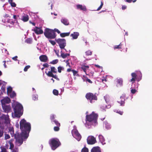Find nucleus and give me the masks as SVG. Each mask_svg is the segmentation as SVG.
I'll return each mask as SVG.
<instances>
[{
  "label": "nucleus",
  "mask_w": 152,
  "mask_h": 152,
  "mask_svg": "<svg viewBox=\"0 0 152 152\" xmlns=\"http://www.w3.org/2000/svg\"><path fill=\"white\" fill-rule=\"evenodd\" d=\"M125 94H123L120 97V104L121 105L124 106V105L125 104Z\"/></svg>",
  "instance_id": "17"
},
{
  "label": "nucleus",
  "mask_w": 152,
  "mask_h": 152,
  "mask_svg": "<svg viewBox=\"0 0 152 152\" xmlns=\"http://www.w3.org/2000/svg\"><path fill=\"white\" fill-rule=\"evenodd\" d=\"M62 67H61V66H58V72H59V73H61V70L62 69Z\"/></svg>",
  "instance_id": "50"
},
{
  "label": "nucleus",
  "mask_w": 152,
  "mask_h": 152,
  "mask_svg": "<svg viewBox=\"0 0 152 152\" xmlns=\"http://www.w3.org/2000/svg\"><path fill=\"white\" fill-rule=\"evenodd\" d=\"M60 126H56L54 127L53 129L55 131H58L60 129Z\"/></svg>",
  "instance_id": "39"
},
{
  "label": "nucleus",
  "mask_w": 152,
  "mask_h": 152,
  "mask_svg": "<svg viewBox=\"0 0 152 152\" xmlns=\"http://www.w3.org/2000/svg\"><path fill=\"white\" fill-rule=\"evenodd\" d=\"M123 81L122 78H118L115 79V84L117 88H120L123 85Z\"/></svg>",
  "instance_id": "11"
},
{
  "label": "nucleus",
  "mask_w": 152,
  "mask_h": 152,
  "mask_svg": "<svg viewBox=\"0 0 152 152\" xmlns=\"http://www.w3.org/2000/svg\"><path fill=\"white\" fill-rule=\"evenodd\" d=\"M30 67V66L29 65H27L24 68V71L25 72H26L27 71L28 69Z\"/></svg>",
  "instance_id": "44"
},
{
  "label": "nucleus",
  "mask_w": 152,
  "mask_h": 152,
  "mask_svg": "<svg viewBox=\"0 0 152 152\" xmlns=\"http://www.w3.org/2000/svg\"><path fill=\"white\" fill-rule=\"evenodd\" d=\"M99 140L102 144H104L105 143L104 142L105 139L104 137L102 135H99Z\"/></svg>",
  "instance_id": "26"
},
{
  "label": "nucleus",
  "mask_w": 152,
  "mask_h": 152,
  "mask_svg": "<svg viewBox=\"0 0 152 152\" xmlns=\"http://www.w3.org/2000/svg\"><path fill=\"white\" fill-rule=\"evenodd\" d=\"M0 128L1 130H3L4 129V126H2L1 124H0Z\"/></svg>",
  "instance_id": "61"
},
{
  "label": "nucleus",
  "mask_w": 152,
  "mask_h": 152,
  "mask_svg": "<svg viewBox=\"0 0 152 152\" xmlns=\"http://www.w3.org/2000/svg\"><path fill=\"white\" fill-rule=\"evenodd\" d=\"M70 34V32L67 33H63L60 34V36L62 37H64L66 36H69Z\"/></svg>",
  "instance_id": "27"
},
{
  "label": "nucleus",
  "mask_w": 152,
  "mask_h": 152,
  "mask_svg": "<svg viewBox=\"0 0 152 152\" xmlns=\"http://www.w3.org/2000/svg\"><path fill=\"white\" fill-rule=\"evenodd\" d=\"M1 89L2 91H4L5 90V85L3 84V85L1 86Z\"/></svg>",
  "instance_id": "52"
},
{
  "label": "nucleus",
  "mask_w": 152,
  "mask_h": 152,
  "mask_svg": "<svg viewBox=\"0 0 152 152\" xmlns=\"http://www.w3.org/2000/svg\"><path fill=\"white\" fill-rule=\"evenodd\" d=\"M3 84H5V82L2 80H0V86H1V85H3Z\"/></svg>",
  "instance_id": "54"
},
{
  "label": "nucleus",
  "mask_w": 152,
  "mask_h": 152,
  "mask_svg": "<svg viewBox=\"0 0 152 152\" xmlns=\"http://www.w3.org/2000/svg\"><path fill=\"white\" fill-rule=\"evenodd\" d=\"M72 134L73 136L75 137L79 141L80 140L81 136L77 130H73Z\"/></svg>",
  "instance_id": "13"
},
{
  "label": "nucleus",
  "mask_w": 152,
  "mask_h": 152,
  "mask_svg": "<svg viewBox=\"0 0 152 152\" xmlns=\"http://www.w3.org/2000/svg\"><path fill=\"white\" fill-rule=\"evenodd\" d=\"M51 70L49 71L48 73L45 72V73L49 77H52L56 79L57 80H59V79L58 77L56 75H54L53 73H56L57 71L55 68L54 66H52L50 67Z\"/></svg>",
  "instance_id": "7"
},
{
  "label": "nucleus",
  "mask_w": 152,
  "mask_h": 152,
  "mask_svg": "<svg viewBox=\"0 0 152 152\" xmlns=\"http://www.w3.org/2000/svg\"><path fill=\"white\" fill-rule=\"evenodd\" d=\"M10 93V96L11 98H13L16 96V94L14 91L11 92Z\"/></svg>",
  "instance_id": "34"
},
{
  "label": "nucleus",
  "mask_w": 152,
  "mask_h": 152,
  "mask_svg": "<svg viewBox=\"0 0 152 152\" xmlns=\"http://www.w3.org/2000/svg\"><path fill=\"white\" fill-rule=\"evenodd\" d=\"M103 3L102 1H101V4L100 6L96 10L97 11L99 10L103 6Z\"/></svg>",
  "instance_id": "43"
},
{
  "label": "nucleus",
  "mask_w": 152,
  "mask_h": 152,
  "mask_svg": "<svg viewBox=\"0 0 152 152\" xmlns=\"http://www.w3.org/2000/svg\"><path fill=\"white\" fill-rule=\"evenodd\" d=\"M116 113L119 114H120L121 115H122V114L123 113V111H117L116 112Z\"/></svg>",
  "instance_id": "56"
},
{
  "label": "nucleus",
  "mask_w": 152,
  "mask_h": 152,
  "mask_svg": "<svg viewBox=\"0 0 152 152\" xmlns=\"http://www.w3.org/2000/svg\"><path fill=\"white\" fill-rule=\"evenodd\" d=\"M12 88L11 87L9 86L7 88V92L8 93H11L12 92Z\"/></svg>",
  "instance_id": "38"
},
{
  "label": "nucleus",
  "mask_w": 152,
  "mask_h": 152,
  "mask_svg": "<svg viewBox=\"0 0 152 152\" xmlns=\"http://www.w3.org/2000/svg\"><path fill=\"white\" fill-rule=\"evenodd\" d=\"M17 58H18V56H15L12 57V59L15 61H16L17 60Z\"/></svg>",
  "instance_id": "58"
},
{
  "label": "nucleus",
  "mask_w": 152,
  "mask_h": 152,
  "mask_svg": "<svg viewBox=\"0 0 152 152\" xmlns=\"http://www.w3.org/2000/svg\"><path fill=\"white\" fill-rule=\"evenodd\" d=\"M131 75L132 77V78L130 80V81L132 82V83H134L136 80H137V81H139L142 79V75L139 76V77H137V75L135 73H132Z\"/></svg>",
  "instance_id": "10"
},
{
  "label": "nucleus",
  "mask_w": 152,
  "mask_h": 152,
  "mask_svg": "<svg viewBox=\"0 0 152 152\" xmlns=\"http://www.w3.org/2000/svg\"><path fill=\"white\" fill-rule=\"evenodd\" d=\"M92 52L90 50H88L85 52V54L86 56H91L92 54Z\"/></svg>",
  "instance_id": "33"
},
{
  "label": "nucleus",
  "mask_w": 152,
  "mask_h": 152,
  "mask_svg": "<svg viewBox=\"0 0 152 152\" xmlns=\"http://www.w3.org/2000/svg\"><path fill=\"white\" fill-rule=\"evenodd\" d=\"M136 91L135 89H132L131 90V93L132 94H134L135 93Z\"/></svg>",
  "instance_id": "53"
},
{
  "label": "nucleus",
  "mask_w": 152,
  "mask_h": 152,
  "mask_svg": "<svg viewBox=\"0 0 152 152\" xmlns=\"http://www.w3.org/2000/svg\"><path fill=\"white\" fill-rule=\"evenodd\" d=\"M86 80V81H87L90 83H92V82L90 79L88 78H87Z\"/></svg>",
  "instance_id": "55"
},
{
  "label": "nucleus",
  "mask_w": 152,
  "mask_h": 152,
  "mask_svg": "<svg viewBox=\"0 0 152 152\" xmlns=\"http://www.w3.org/2000/svg\"><path fill=\"white\" fill-rule=\"evenodd\" d=\"M81 152H88V149L86 147H84L82 149Z\"/></svg>",
  "instance_id": "36"
},
{
  "label": "nucleus",
  "mask_w": 152,
  "mask_h": 152,
  "mask_svg": "<svg viewBox=\"0 0 152 152\" xmlns=\"http://www.w3.org/2000/svg\"><path fill=\"white\" fill-rule=\"evenodd\" d=\"M2 118L4 119L5 121L7 123H8L9 121V118L8 115H3L2 116Z\"/></svg>",
  "instance_id": "23"
},
{
  "label": "nucleus",
  "mask_w": 152,
  "mask_h": 152,
  "mask_svg": "<svg viewBox=\"0 0 152 152\" xmlns=\"http://www.w3.org/2000/svg\"><path fill=\"white\" fill-rule=\"evenodd\" d=\"M1 102L2 104H8L10 102V99L8 98H4L1 101Z\"/></svg>",
  "instance_id": "19"
},
{
  "label": "nucleus",
  "mask_w": 152,
  "mask_h": 152,
  "mask_svg": "<svg viewBox=\"0 0 152 152\" xmlns=\"http://www.w3.org/2000/svg\"><path fill=\"white\" fill-rule=\"evenodd\" d=\"M10 144V149L11 150L13 149L14 147V145L12 143L10 142L9 143Z\"/></svg>",
  "instance_id": "45"
},
{
  "label": "nucleus",
  "mask_w": 152,
  "mask_h": 152,
  "mask_svg": "<svg viewBox=\"0 0 152 152\" xmlns=\"http://www.w3.org/2000/svg\"><path fill=\"white\" fill-rule=\"evenodd\" d=\"M10 138V136L8 134H5L4 138L5 140H7V139H9Z\"/></svg>",
  "instance_id": "46"
},
{
  "label": "nucleus",
  "mask_w": 152,
  "mask_h": 152,
  "mask_svg": "<svg viewBox=\"0 0 152 152\" xmlns=\"http://www.w3.org/2000/svg\"><path fill=\"white\" fill-rule=\"evenodd\" d=\"M12 150V152H18V149L17 148L15 147Z\"/></svg>",
  "instance_id": "47"
},
{
  "label": "nucleus",
  "mask_w": 152,
  "mask_h": 152,
  "mask_svg": "<svg viewBox=\"0 0 152 152\" xmlns=\"http://www.w3.org/2000/svg\"><path fill=\"white\" fill-rule=\"evenodd\" d=\"M79 35V33L77 32H74L72 34L70 35V36L72 37L74 39H77Z\"/></svg>",
  "instance_id": "22"
},
{
  "label": "nucleus",
  "mask_w": 152,
  "mask_h": 152,
  "mask_svg": "<svg viewBox=\"0 0 152 152\" xmlns=\"http://www.w3.org/2000/svg\"><path fill=\"white\" fill-rule=\"evenodd\" d=\"M53 122L54 123L56 126H60V124L58 121L54 120L53 121Z\"/></svg>",
  "instance_id": "37"
},
{
  "label": "nucleus",
  "mask_w": 152,
  "mask_h": 152,
  "mask_svg": "<svg viewBox=\"0 0 152 152\" xmlns=\"http://www.w3.org/2000/svg\"><path fill=\"white\" fill-rule=\"evenodd\" d=\"M43 66L44 67H48L49 65L47 63H45L43 64Z\"/></svg>",
  "instance_id": "57"
},
{
  "label": "nucleus",
  "mask_w": 152,
  "mask_h": 152,
  "mask_svg": "<svg viewBox=\"0 0 152 152\" xmlns=\"http://www.w3.org/2000/svg\"><path fill=\"white\" fill-rule=\"evenodd\" d=\"M34 29V31L35 33L37 34H40L43 33V31L41 28H39L37 27H36Z\"/></svg>",
  "instance_id": "15"
},
{
  "label": "nucleus",
  "mask_w": 152,
  "mask_h": 152,
  "mask_svg": "<svg viewBox=\"0 0 152 152\" xmlns=\"http://www.w3.org/2000/svg\"><path fill=\"white\" fill-rule=\"evenodd\" d=\"M91 152H101V150L99 147H94L91 149Z\"/></svg>",
  "instance_id": "21"
},
{
  "label": "nucleus",
  "mask_w": 152,
  "mask_h": 152,
  "mask_svg": "<svg viewBox=\"0 0 152 152\" xmlns=\"http://www.w3.org/2000/svg\"><path fill=\"white\" fill-rule=\"evenodd\" d=\"M49 41L53 45H55L56 44L54 40H49Z\"/></svg>",
  "instance_id": "49"
},
{
  "label": "nucleus",
  "mask_w": 152,
  "mask_h": 152,
  "mask_svg": "<svg viewBox=\"0 0 152 152\" xmlns=\"http://www.w3.org/2000/svg\"><path fill=\"white\" fill-rule=\"evenodd\" d=\"M85 97L87 100H89L90 102L91 103H92L93 100H96L97 99L96 95L91 93H87L86 94Z\"/></svg>",
  "instance_id": "9"
},
{
  "label": "nucleus",
  "mask_w": 152,
  "mask_h": 152,
  "mask_svg": "<svg viewBox=\"0 0 152 152\" xmlns=\"http://www.w3.org/2000/svg\"><path fill=\"white\" fill-rule=\"evenodd\" d=\"M7 22L10 23L12 25H13L15 23V22L13 21L12 19H9L7 20Z\"/></svg>",
  "instance_id": "41"
},
{
  "label": "nucleus",
  "mask_w": 152,
  "mask_h": 152,
  "mask_svg": "<svg viewBox=\"0 0 152 152\" xmlns=\"http://www.w3.org/2000/svg\"><path fill=\"white\" fill-rule=\"evenodd\" d=\"M122 45L120 43L119 45L115 46V49H121V48Z\"/></svg>",
  "instance_id": "42"
},
{
  "label": "nucleus",
  "mask_w": 152,
  "mask_h": 152,
  "mask_svg": "<svg viewBox=\"0 0 152 152\" xmlns=\"http://www.w3.org/2000/svg\"><path fill=\"white\" fill-rule=\"evenodd\" d=\"M72 71L73 73L74 76H79L78 74V72L77 71L75 70H72Z\"/></svg>",
  "instance_id": "32"
},
{
  "label": "nucleus",
  "mask_w": 152,
  "mask_h": 152,
  "mask_svg": "<svg viewBox=\"0 0 152 152\" xmlns=\"http://www.w3.org/2000/svg\"><path fill=\"white\" fill-rule=\"evenodd\" d=\"M56 42L58 44L60 48L61 49H65L64 48L66 46V42L65 39H64L58 38L57 39H56Z\"/></svg>",
  "instance_id": "8"
},
{
  "label": "nucleus",
  "mask_w": 152,
  "mask_h": 152,
  "mask_svg": "<svg viewBox=\"0 0 152 152\" xmlns=\"http://www.w3.org/2000/svg\"><path fill=\"white\" fill-rule=\"evenodd\" d=\"M96 142V138L93 136H89L87 139V142L88 144L92 145Z\"/></svg>",
  "instance_id": "12"
},
{
  "label": "nucleus",
  "mask_w": 152,
  "mask_h": 152,
  "mask_svg": "<svg viewBox=\"0 0 152 152\" xmlns=\"http://www.w3.org/2000/svg\"><path fill=\"white\" fill-rule=\"evenodd\" d=\"M4 133V132L3 130L0 129V137L3 136Z\"/></svg>",
  "instance_id": "48"
},
{
  "label": "nucleus",
  "mask_w": 152,
  "mask_h": 152,
  "mask_svg": "<svg viewBox=\"0 0 152 152\" xmlns=\"http://www.w3.org/2000/svg\"><path fill=\"white\" fill-rule=\"evenodd\" d=\"M95 66H96V67H97L99 68H101V69L102 68V66H100L99 65L95 64Z\"/></svg>",
  "instance_id": "62"
},
{
  "label": "nucleus",
  "mask_w": 152,
  "mask_h": 152,
  "mask_svg": "<svg viewBox=\"0 0 152 152\" xmlns=\"http://www.w3.org/2000/svg\"><path fill=\"white\" fill-rule=\"evenodd\" d=\"M76 7L77 9H80L84 11H87V9L85 6H83L81 4H77Z\"/></svg>",
  "instance_id": "18"
},
{
  "label": "nucleus",
  "mask_w": 152,
  "mask_h": 152,
  "mask_svg": "<svg viewBox=\"0 0 152 152\" xmlns=\"http://www.w3.org/2000/svg\"><path fill=\"white\" fill-rule=\"evenodd\" d=\"M53 94L54 95L56 96H57L58 94V91L56 89H54L53 91Z\"/></svg>",
  "instance_id": "35"
},
{
  "label": "nucleus",
  "mask_w": 152,
  "mask_h": 152,
  "mask_svg": "<svg viewBox=\"0 0 152 152\" xmlns=\"http://www.w3.org/2000/svg\"><path fill=\"white\" fill-rule=\"evenodd\" d=\"M28 136H26L22 134H19V133L16 132L14 135L15 138L16 139V141L18 142L19 145H18L20 146L22 144L23 142V139H27Z\"/></svg>",
  "instance_id": "5"
},
{
  "label": "nucleus",
  "mask_w": 152,
  "mask_h": 152,
  "mask_svg": "<svg viewBox=\"0 0 152 152\" xmlns=\"http://www.w3.org/2000/svg\"><path fill=\"white\" fill-rule=\"evenodd\" d=\"M15 117L19 118L23 114V107L20 103H18L12 106Z\"/></svg>",
  "instance_id": "2"
},
{
  "label": "nucleus",
  "mask_w": 152,
  "mask_h": 152,
  "mask_svg": "<svg viewBox=\"0 0 152 152\" xmlns=\"http://www.w3.org/2000/svg\"><path fill=\"white\" fill-rule=\"evenodd\" d=\"M9 3L10 4L11 6L13 7H15L16 6V4L13 2L12 0H8Z\"/></svg>",
  "instance_id": "28"
},
{
  "label": "nucleus",
  "mask_w": 152,
  "mask_h": 152,
  "mask_svg": "<svg viewBox=\"0 0 152 152\" xmlns=\"http://www.w3.org/2000/svg\"><path fill=\"white\" fill-rule=\"evenodd\" d=\"M55 119V115L54 114H52L50 116V119L51 121Z\"/></svg>",
  "instance_id": "51"
},
{
  "label": "nucleus",
  "mask_w": 152,
  "mask_h": 152,
  "mask_svg": "<svg viewBox=\"0 0 152 152\" xmlns=\"http://www.w3.org/2000/svg\"><path fill=\"white\" fill-rule=\"evenodd\" d=\"M2 106L4 112L8 113L11 112V108L10 105L3 104L2 105Z\"/></svg>",
  "instance_id": "14"
},
{
  "label": "nucleus",
  "mask_w": 152,
  "mask_h": 152,
  "mask_svg": "<svg viewBox=\"0 0 152 152\" xmlns=\"http://www.w3.org/2000/svg\"><path fill=\"white\" fill-rule=\"evenodd\" d=\"M9 131L12 136V137L13 136H14V135L15 134H14V129L12 127L10 128L9 129Z\"/></svg>",
  "instance_id": "29"
},
{
  "label": "nucleus",
  "mask_w": 152,
  "mask_h": 152,
  "mask_svg": "<svg viewBox=\"0 0 152 152\" xmlns=\"http://www.w3.org/2000/svg\"><path fill=\"white\" fill-rule=\"evenodd\" d=\"M89 68V66H88L83 65L82 66L81 69L82 70H83L86 74V70L88 69Z\"/></svg>",
  "instance_id": "25"
},
{
  "label": "nucleus",
  "mask_w": 152,
  "mask_h": 152,
  "mask_svg": "<svg viewBox=\"0 0 152 152\" xmlns=\"http://www.w3.org/2000/svg\"><path fill=\"white\" fill-rule=\"evenodd\" d=\"M29 19V17L28 15H24L22 17L21 20L24 22H27Z\"/></svg>",
  "instance_id": "24"
},
{
  "label": "nucleus",
  "mask_w": 152,
  "mask_h": 152,
  "mask_svg": "<svg viewBox=\"0 0 152 152\" xmlns=\"http://www.w3.org/2000/svg\"><path fill=\"white\" fill-rule=\"evenodd\" d=\"M98 117V115L97 114L95 113L94 112H93L91 114L86 115V121L94 123L96 125L97 123V119Z\"/></svg>",
  "instance_id": "3"
},
{
  "label": "nucleus",
  "mask_w": 152,
  "mask_h": 152,
  "mask_svg": "<svg viewBox=\"0 0 152 152\" xmlns=\"http://www.w3.org/2000/svg\"><path fill=\"white\" fill-rule=\"evenodd\" d=\"M58 62V59H56L53 60L52 61L50 62V63L51 64H57Z\"/></svg>",
  "instance_id": "40"
},
{
  "label": "nucleus",
  "mask_w": 152,
  "mask_h": 152,
  "mask_svg": "<svg viewBox=\"0 0 152 152\" xmlns=\"http://www.w3.org/2000/svg\"><path fill=\"white\" fill-rule=\"evenodd\" d=\"M61 22L65 26L69 25V22L68 20L65 18H62L61 20Z\"/></svg>",
  "instance_id": "20"
},
{
  "label": "nucleus",
  "mask_w": 152,
  "mask_h": 152,
  "mask_svg": "<svg viewBox=\"0 0 152 152\" xmlns=\"http://www.w3.org/2000/svg\"><path fill=\"white\" fill-rule=\"evenodd\" d=\"M69 56V53H61V56L63 58H65L67 56Z\"/></svg>",
  "instance_id": "30"
},
{
  "label": "nucleus",
  "mask_w": 152,
  "mask_h": 152,
  "mask_svg": "<svg viewBox=\"0 0 152 152\" xmlns=\"http://www.w3.org/2000/svg\"><path fill=\"white\" fill-rule=\"evenodd\" d=\"M20 129L22 134L28 136L29 133L31 130V126L29 123L27 122L24 119H22L20 122Z\"/></svg>",
  "instance_id": "1"
},
{
  "label": "nucleus",
  "mask_w": 152,
  "mask_h": 152,
  "mask_svg": "<svg viewBox=\"0 0 152 152\" xmlns=\"http://www.w3.org/2000/svg\"><path fill=\"white\" fill-rule=\"evenodd\" d=\"M126 8V6L125 5H123L122 7V9L123 10H124Z\"/></svg>",
  "instance_id": "63"
},
{
  "label": "nucleus",
  "mask_w": 152,
  "mask_h": 152,
  "mask_svg": "<svg viewBox=\"0 0 152 152\" xmlns=\"http://www.w3.org/2000/svg\"><path fill=\"white\" fill-rule=\"evenodd\" d=\"M3 62L4 63V67L5 68H7V66L6 65V61H3Z\"/></svg>",
  "instance_id": "64"
},
{
  "label": "nucleus",
  "mask_w": 152,
  "mask_h": 152,
  "mask_svg": "<svg viewBox=\"0 0 152 152\" xmlns=\"http://www.w3.org/2000/svg\"><path fill=\"white\" fill-rule=\"evenodd\" d=\"M44 34L45 36L48 39H53L56 37L54 31L48 28L45 29Z\"/></svg>",
  "instance_id": "4"
},
{
  "label": "nucleus",
  "mask_w": 152,
  "mask_h": 152,
  "mask_svg": "<svg viewBox=\"0 0 152 152\" xmlns=\"http://www.w3.org/2000/svg\"><path fill=\"white\" fill-rule=\"evenodd\" d=\"M25 42L28 44H31L32 42V39L30 38H27Z\"/></svg>",
  "instance_id": "31"
},
{
  "label": "nucleus",
  "mask_w": 152,
  "mask_h": 152,
  "mask_svg": "<svg viewBox=\"0 0 152 152\" xmlns=\"http://www.w3.org/2000/svg\"><path fill=\"white\" fill-rule=\"evenodd\" d=\"M66 66H68L69 67H71V66H70L69 63V61L68 60H67L66 61Z\"/></svg>",
  "instance_id": "60"
},
{
  "label": "nucleus",
  "mask_w": 152,
  "mask_h": 152,
  "mask_svg": "<svg viewBox=\"0 0 152 152\" xmlns=\"http://www.w3.org/2000/svg\"><path fill=\"white\" fill-rule=\"evenodd\" d=\"M49 144L53 150H55L59 147L61 143L59 140L57 138H52L49 141Z\"/></svg>",
  "instance_id": "6"
},
{
  "label": "nucleus",
  "mask_w": 152,
  "mask_h": 152,
  "mask_svg": "<svg viewBox=\"0 0 152 152\" xmlns=\"http://www.w3.org/2000/svg\"><path fill=\"white\" fill-rule=\"evenodd\" d=\"M39 59L40 61L43 62H46L48 60V58L45 55H42L39 57Z\"/></svg>",
  "instance_id": "16"
},
{
  "label": "nucleus",
  "mask_w": 152,
  "mask_h": 152,
  "mask_svg": "<svg viewBox=\"0 0 152 152\" xmlns=\"http://www.w3.org/2000/svg\"><path fill=\"white\" fill-rule=\"evenodd\" d=\"M54 31L55 32H56L58 34H60V31L58 29L55 28L54 29Z\"/></svg>",
  "instance_id": "59"
}]
</instances>
